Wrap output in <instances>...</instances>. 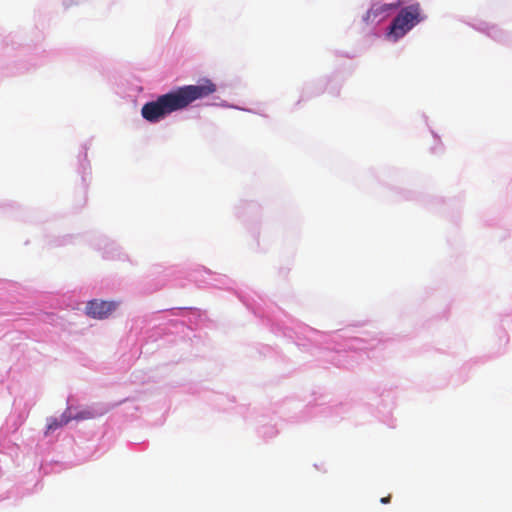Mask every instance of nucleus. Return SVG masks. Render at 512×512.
Listing matches in <instances>:
<instances>
[{
  "instance_id": "f257e3e1",
  "label": "nucleus",
  "mask_w": 512,
  "mask_h": 512,
  "mask_svg": "<svg viewBox=\"0 0 512 512\" xmlns=\"http://www.w3.org/2000/svg\"><path fill=\"white\" fill-rule=\"evenodd\" d=\"M215 91L216 85L210 80L183 86L159 96L155 101L144 104L141 115L148 122L155 123L175 111L186 108L195 100L208 97Z\"/></svg>"
},
{
  "instance_id": "f03ea898",
  "label": "nucleus",
  "mask_w": 512,
  "mask_h": 512,
  "mask_svg": "<svg viewBox=\"0 0 512 512\" xmlns=\"http://www.w3.org/2000/svg\"><path fill=\"white\" fill-rule=\"evenodd\" d=\"M424 18L418 3L404 7L392 21L388 30V36L396 41L423 21Z\"/></svg>"
},
{
  "instance_id": "7ed1b4c3",
  "label": "nucleus",
  "mask_w": 512,
  "mask_h": 512,
  "mask_svg": "<svg viewBox=\"0 0 512 512\" xmlns=\"http://www.w3.org/2000/svg\"><path fill=\"white\" fill-rule=\"evenodd\" d=\"M118 307L115 301H104L94 299L87 303L86 314L94 319H105L109 317Z\"/></svg>"
},
{
  "instance_id": "20e7f679",
  "label": "nucleus",
  "mask_w": 512,
  "mask_h": 512,
  "mask_svg": "<svg viewBox=\"0 0 512 512\" xmlns=\"http://www.w3.org/2000/svg\"><path fill=\"white\" fill-rule=\"evenodd\" d=\"M400 6V3L391 4H377L373 5L365 14L364 21L369 22L375 20L377 17L387 13L390 10H395Z\"/></svg>"
},
{
  "instance_id": "39448f33",
  "label": "nucleus",
  "mask_w": 512,
  "mask_h": 512,
  "mask_svg": "<svg viewBox=\"0 0 512 512\" xmlns=\"http://www.w3.org/2000/svg\"><path fill=\"white\" fill-rule=\"evenodd\" d=\"M73 419L71 413L69 411H65L59 417H49L47 418V427L45 431V435H49L55 430L65 426Z\"/></svg>"
},
{
  "instance_id": "423d86ee",
  "label": "nucleus",
  "mask_w": 512,
  "mask_h": 512,
  "mask_svg": "<svg viewBox=\"0 0 512 512\" xmlns=\"http://www.w3.org/2000/svg\"><path fill=\"white\" fill-rule=\"evenodd\" d=\"M390 500H391V496H390V495H388V496H386V497H382V498L380 499V502H381L382 504H388V503L390 502Z\"/></svg>"
}]
</instances>
